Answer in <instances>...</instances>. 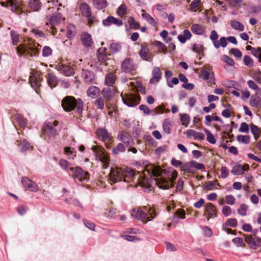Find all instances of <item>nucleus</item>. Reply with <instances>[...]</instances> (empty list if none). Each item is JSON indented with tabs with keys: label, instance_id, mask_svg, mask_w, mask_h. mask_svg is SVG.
Listing matches in <instances>:
<instances>
[{
	"label": "nucleus",
	"instance_id": "obj_1",
	"mask_svg": "<svg viewBox=\"0 0 261 261\" xmlns=\"http://www.w3.org/2000/svg\"><path fill=\"white\" fill-rule=\"evenodd\" d=\"M138 176V181L139 184L142 187H148L146 185L147 181L146 175L145 173L143 175L138 174L137 175L135 173L134 171L132 169L126 167L124 169L116 167L115 168H111L110 173H109L110 180L111 184H112L123 181L126 182H129Z\"/></svg>",
	"mask_w": 261,
	"mask_h": 261
},
{
	"label": "nucleus",
	"instance_id": "obj_2",
	"mask_svg": "<svg viewBox=\"0 0 261 261\" xmlns=\"http://www.w3.org/2000/svg\"><path fill=\"white\" fill-rule=\"evenodd\" d=\"M61 106L66 112H71L76 108V112L81 114L83 111L84 102L80 98L77 100L72 96H66L61 101Z\"/></svg>",
	"mask_w": 261,
	"mask_h": 261
},
{
	"label": "nucleus",
	"instance_id": "obj_3",
	"mask_svg": "<svg viewBox=\"0 0 261 261\" xmlns=\"http://www.w3.org/2000/svg\"><path fill=\"white\" fill-rule=\"evenodd\" d=\"M58 125L59 122L57 120L45 122L42 128L40 137L48 142V140L55 138L58 135Z\"/></svg>",
	"mask_w": 261,
	"mask_h": 261
},
{
	"label": "nucleus",
	"instance_id": "obj_4",
	"mask_svg": "<svg viewBox=\"0 0 261 261\" xmlns=\"http://www.w3.org/2000/svg\"><path fill=\"white\" fill-rule=\"evenodd\" d=\"M16 51L19 56H37L39 54V49L36 47L34 40L28 39L25 44H20L16 47Z\"/></svg>",
	"mask_w": 261,
	"mask_h": 261
},
{
	"label": "nucleus",
	"instance_id": "obj_5",
	"mask_svg": "<svg viewBox=\"0 0 261 261\" xmlns=\"http://www.w3.org/2000/svg\"><path fill=\"white\" fill-rule=\"evenodd\" d=\"M134 214H132V216L134 215L135 218L145 223L151 221L156 216L154 210L146 206L138 208L136 212L134 210Z\"/></svg>",
	"mask_w": 261,
	"mask_h": 261
},
{
	"label": "nucleus",
	"instance_id": "obj_6",
	"mask_svg": "<svg viewBox=\"0 0 261 261\" xmlns=\"http://www.w3.org/2000/svg\"><path fill=\"white\" fill-rule=\"evenodd\" d=\"M171 177L167 179L165 177H161L155 179V184L159 188L166 190L172 188L174 186V181L176 178L177 173L176 171L172 172Z\"/></svg>",
	"mask_w": 261,
	"mask_h": 261
},
{
	"label": "nucleus",
	"instance_id": "obj_7",
	"mask_svg": "<svg viewBox=\"0 0 261 261\" xmlns=\"http://www.w3.org/2000/svg\"><path fill=\"white\" fill-rule=\"evenodd\" d=\"M121 96L123 103L130 107L138 105L141 99L140 95L133 93H127L124 94L122 93Z\"/></svg>",
	"mask_w": 261,
	"mask_h": 261
},
{
	"label": "nucleus",
	"instance_id": "obj_8",
	"mask_svg": "<svg viewBox=\"0 0 261 261\" xmlns=\"http://www.w3.org/2000/svg\"><path fill=\"white\" fill-rule=\"evenodd\" d=\"M70 171L72 173V176L80 181H88L89 179V173L80 167L70 168Z\"/></svg>",
	"mask_w": 261,
	"mask_h": 261
},
{
	"label": "nucleus",
	"instance_id": "obj_9",
	"mask_svg": "<svg viewBox=\"0 0 261 261\" xmlns=\"http://www.w3.org/2000/svg\"><path fill=\"white\" fill-rule=\"evenodd\" d=\"M136 69V66L133 60L130 58H126L122 62L121 70L125 73H130Z\"/></svg>",
	"mask_w": 261,
	"mask_h": 261
},
{
	"label": "nucleus",
	"instance_id": "obj_10",
	"mask_svg": "<svg viewBox=\"0 0 261 261\" xmlns=\"http://www.w3.org/2000/svg\"><path fill=\"white\" fill-rule=\"evenodd\" d=\"M92 150L99 157V159L104 164V165L107 166L109 164V157L106 155L105 152L97 146H93Z\"/></svg>",
	"mask_w": 261,
	"mask_h": 261
},
{
	"label": "nucleus",
	"instance_id": "obj_11",
	"mask_svg": "<svg viewBox=\"0 0 261 261\" xmlns=\"http://www.w3.org/2000/svg\"><path fill=\"white\" fill-rule=\"evenodd\" d=\"M21 184L24 187H25L30 191L36 192L39 190L38 186L34 181L27 177L22 178Z\"/></svg>",
	"mask_w": 261,
	"mask_h": 261
},
{
	"label": "nucleus",
	"instance_id": "obj_12",
	"mask_svg": "<svg viewBox=\"0 0 261 261\" xmlns=\"http://www.w3.org/2000/svg\"><path fill=\"white\" fill-rule=\"evenodd\" d=\"M97 135L104 142H113V137L106 129L98 128L97 129Z\"/></svg>",
	"mask_w": 261,
	"mask_h": 261
},
{
	"label": "nucleus",
	"instance_id": "obj_13",
	"mask_svg": "<svg viewBox=\"0 0 261 261\" xmlns=\"http://www.w3.org/2000/svg\"><path fill=\"white\" fill-rule=\"evenodd\" d=\"M82 74L85 83L87 84L95 83V75L91 71L87 69H83Z\"/></svg>",
	"mask_w": 261,
	"mask_h": 261
},
{
	"label": "nucleus",
	"instance_id": "obj_14",
	"mask_svg": "<svg viewBox=\"0 0 261 261\" xmlns=\"http://www.w3.org/2000/svg\"><path fill=\"white\" fill-rule=\"evenodd\" d=\"M139 55L141 58L147 61H150L152 59V55L150 53L148 46L147 44H143L141 46V49L139 51Z\"/></svg>",
	"mask_w": 261,
	"mask_h": 261
},
{
	"label": "nucleus",
	"instance_id": "obj_15",
	"mask_svg": "<svg viewBox=\"0 0 261 261\" xmlns=\"http://www.w3.org/2000/svg\"><path fill=\"white\" fill-rule=\"evenodd\" d=\"M118 139L121 141L126 147H129L131 146V142H132V137L130 135L125 132H120L118 134Z\"/></svg>",
	"mask_w": 261,
	"mask_h": 261
},
{
	"label": "nucleus",
	"instance_id": "obj_16",
	"mask_svg": "<svg viewBox=\"0 0 261 261\" xmlns=\"http://www.w3.org/2000/svg\"><path fill=\"white\" fill-rule=\"evenodd\" d=\"M56 69L60 73L65 76H69L74 74V69L72 67L63 64L57 65Z\"/></svg>",
	"mask_w": 261,
	"mask_h": 261
},
{
	"label": "nucleus",
	"instance_id": "obj_17",
	"mask_svg": "<svg viewBox=\"0 0 261 261\" xmlns=\"http://www.w3.org/2000/svg\"><path fill=\"white\" fill-rule=\"evenodd\" d=\"M102 24L106 27H109L111 24H114L116 26L120 27L122 25L123 21L121 19H117L113 16H109L102 20Z\"/></svg>",
	"mask_w": 261,
	"mask_h": 261
},
{
	"label": "nucleus",
	"instance_id": "obj_18",
	"mask_svg": "<svg viewBox=\"0 0 261 261\" xmlns=\"http://www.w3.org/2000/svg\"><path fill=\"white\" fill-rule=\"evenodd\" d=\"M115 87L108 86L104 88L101 91V94L106 100V102L110 101L114 96L115 93Z\"/></svg>",
	"mask_w": 261,
	"mask_h": 261
},
{
	"label": "nucleus",
	"instance_id": "obj_19",
	"mask_svg": "<svg viewBox=\"0 0 261 261\" xmlns=\"http://www.w3.org/2000/svg\"><path fill=\"white\" fill-rule=\"evenodd\" d=\"M43 80V77L39 74H35L30 76L29 82L31 87L35 90L40 86V82Z\"/></svg>",
	"mask_w": 261,
	"mask_h": 261
},
{
	"label": "nucleus",
	"instance_id": "obj_20",
	"mask_svg": "<svg viewBox=\"0 0 261 261\" xmlns=\"http://www.w3.org/2000/svg\"><path fill=\"white\" fill-rule=\"evenodd\" d=\"M117 79V77L115 72H109L105 76V84L107 86L115 87L114 85Z\"/></svg>",
	"mask_w": 261,
	"mask_h": 261
},
{
	"label": "nucleus",
	"instance_id": "obj_21",
	"mask_svg": "<svg viewBox=\"0 0 261 261\" xmlns=\"http://www.w3.org/2000/svg\"><path fill=\"white\" fill-rule=\"evenodd\" d=\"M249 169V166L247 164L243 165L238 164L232 168L231 172L233 175H241L244 174L245 171H248Z\"/></svg>",
	"mask_w": 261,
	"mask_h": 261
},
{
	"label": "nucleus",
	"instance_id": "obj_22",
	"mask_svg": "<svg viewBox=\"0 0 261 261\" xmlns=\"http://www.w3.org/2000/svg\"><path fill=\"white\" fill-rule=\"evenodd\" d=\"M107 48L100 47L97 51V58L99 62L104 63L108 59V56H110L107 53Z\"/></svg>",
	"mask_w": 261,
	"mask_h": 261
},
{
	"label": "nucleus",
	"instance_id": "obj_23",
	"mask_svg": "<svg viewBox=\"0 0 261 261\" xmlns=\"http://www.w3.org/2000/svg\"><path fill=\"white\" fill-rule=\"evenodd\" d=\"M81 41L86 47H90L93 44L91 36L87 32H83L81 35Z\"/></svg>",
	"mask_w": 261,
	"mask_h": 261
},
{
	"label": "nucleus",
	"instance_id": "obj_24",
	"mask_svg": "<svg viewBox=\"0 0 261 261\" xmlns=\"http://www.w3.org/2000/svg\"><path fill=\"white\" fill-rule=\"evenodd\" d=\"M47 79L48 85L51 88L56 87L58 84V81L57 77L52 73H47L45 76Z\"/></svg>",
	"mask_w": 261,
	"mask_h": 261
},
{
	"label": "nucleus",
	"instance_id": "obj_25",
	"mask_svg": "<svg viewBox=\"0 0 261 261\" xmlns=\"http://www.w3.org/2000/svg\"><path fill=\"white\" fill-rule=\"evenodd\" d=\"M0 4L3 7H11V10L15 13H17L19 11V5L17 1H13L12 0H7V4L4 2H1Z\"/></svg>",
	"mask_w": 261,
	"mask_h": 261
},
{
	"label": "nucleus",
	"instance_id": "obj_26",
	"mask_svg": "<svg viewBox=\"0 0 261 261\" xmlns=\"http://www.w3.org/2000/svg\"><path fill=\"white\" fill-rule=\"evenodd\" d=\"M206 212L207 213L208 217L207 220L211 218H215L217 216V209L215 205L212 203H207L206 204Z\"/></svg>",
	"mask_w": 261,
	"mask_h": 261
},
{
	"label": "nucleus",
	"instance_id": "obj_27",
	"mask_svg": "<svg viewBox=\"0 0 261 261\" xmlns=\"http://www.w3.org/2000/svg\"><path fill=\"white\" fill-rule=\"evenodd\" d=\"M16 144L18 147L20 151L22 152H26L31 148L30 144L25 139H23L22 141L21 140H17Z\"/></svg>",
	"mask_w": 261,
	"mask_h": 261
},
{
	"label": "nucleus",
	"instance_id": "obj_28",
	"mask_svg": "<svg viewBox=\"0 0 261 261\" xmlns=\"http://www.w3.org/2000/svg\"><path fill=\"white\" fill-rule=\"evenodd\" d=\"M152 77L150 80V83L151 84L158 83L162 75V73L159 67L154 68L152 71Z\"/></svg>",
	"mask_w": 261,
	"mask_h": 261
},
{
	"label": "nucleus",
	"instance_id": "obj_29",
	"mask_svg": "<svg viewBox=\"0 0 261 261\" xmlns=\"http://www.w3.org/2000/svg\"><path fill=\"white\" fill-rule=\"evenodd\" d=\"M100 90L99 88L96 86H90L87 91V95L92 98H95L98 94H99Z\"/></svg>",
	"mask_w": 261,
	"mask_h": 261
},
{
	"label": "nucleus",
	"instance_id": "obj_30",
	"mask_svg": "<svg viewBox=\"0 0 261 261\" xmlns=\"http://www.w3.org/2000/svg\"><path fill=\"white\" fill-rule=\"evenodd\" d=\"M80 10L85 17H90L91 14L90 8L89 5L86 3H82L80 6Z\"/></svg>",
	"mask_w": 261,
	"mask_h": 261
},
{
	"label": "nucleus",
	"instance_id": "obj_31",
	"mask_svg": "<svg viewBox=\"0 0 261 261\" xmlns=\"http://www.w3.org/2000/svg\"><path fill=\"white\" fill-rule=\"evenodd\" d=\"M257 95L256 93L255 96L251 97L249 104L252 107L261 108V98Z\"/></svg>",
	"mask_w": 261,
	"mask_h": 261
},
{
	"label": "nucleus",
	"instance_id": "obj_32",
	"mask_svg": "<svg viewBox=\"0 0 261 261\" xmlns=\"http://www.w3.org/2000/svg\"><path fill=\"white\" fill-rule=\"evenodd\" d=\"M58 164L63 170L67 171L69 174L70 173L69 172V170L70 171V168H74V167H71V164L70 162L64 159H61Z\"/></svg>",
	"mask_w": 261,
	"mask_h": 261
},
{
	"label": "nucleus",
	"instance_id": "obj_33",
	"mask_svg": "<svg viewBox=\"0 0 261 261\" xmlns=\"http://www.w3.org/2000/svg\"><path fill=\"white\" fill-rule=\"evenodd\" d=\"M41 5L40 0H30L29 2V8L34 11L39 10Z\"/></svg>",
	"mask_w": 261,
	"mask_h": 261
},
{
	"label": "nucleus",
	"instance_id": "obj_34",
	"mask_svg": "<svg viewBox=\"0 0 261 261\" xmlns=\"http://www.w3.org/2000/svg\"><path fill=\"white\" fill-rule=\"evenodd\" d=\"M62 19V15L61 14L54 15L50 18L49 24L55 27V25L59 24L61 22Z\"/></svg>",
	"mask_w": 261,
	"mask_h": 261
},
{
	"label": "nucleus",
	"instance_id": "obj_35",
	"mask_svg": "<svg viewBox=\"0 0 261 261\" xmlns=\"http://www.w3.org/2000/svg\"><path fill=\"white\" fill-rule=\"evenodd\" d=\"M127 23L130 29L138 30L140 28V25L139 22L136 21L133 17H129Z\"/></svg>",
	"mask_w": 261,
	"mask_h": 261
},
{
	"label": "nucleus",
	"instance_id": "obj_36",
	"mask_svg": "<svg viewBox=\"0 0 261 261\" xmlns=\"http://www.w3.org/2000/svg\"><path fill=\"white\" fill-rule=\"evenodd\" d=\"M162 169L159 167H155L152 168L151 173H148V174H152L155 177L153 178V180L155 181V179L157 178H160L161 177H163L161 176Z\"/></svg>",
	"mask_w": 261,
	"mask_h": 261
},
{
	"label": "nucleus",
	"instance_id": "obj_37",
	"mask_svg": "<svg viewBox=\"0 0 261 261\" xmlns=\"http://www.w3.org/2000/svg\"><path fill=\"white\" fill-rule=\"evenodd\" d=\"M126 147L123 144L118 143L116 146L113 148L112 152L114 154H119L120 153L124 152Z\"/></svg>",
	"mask_w": 261,
	"mask_h": 261
},
{
	"label": "nucleus",
	"instance_id": "obj_38",
	"mask_svg": "<svg viewBox=\"0 0 261 261\" xmlns=\"http://www.w3.org/2000/svg\"><path fill=\"white\" fill-rule=\"evenodd\" d=\"M231 27L236 30L243 31L244 30V25L240 21L233 20L230 21Z\"/></svg>",
	"mask_w": 261,
	"mask_h": 261
},
{
	"label": "nucleus",
	"instance_id": "obj_39",
	"mask_svg": "<svg viewBox=\"0 0 261 261\" xmlns=\"http://www.w3.org/2000/svg\"><path fill=\"white\" fill-rule=\"evenodd\" d=\"M191 31L197 35H202L204 32V29L198 24H194L191 28Z\"/></svg>",
	"mask_w": 261,
	"mask_h": 261
},
{
	"label": "nucleus",
	"instance_id": "obj_40",
	"mask_svg": "<svg viewBox=\"0 0 261 261\" xmlns=\"http://www.w3.org/2000/svg\"><path fill=\"white\" fill-rule=\"evenodd\" d=\"M243 236L244 237L245 241L249 245V247L252 249H255V243L253 241V238H252V236L246 234H243Z\"/></svg>",
	"mask_w": 261,
	"mask_h": 261
},
{
	"label": "nucleus",
	"instance_id": "obj_41",
	"mask_svg": "<svg viewBox=\"0 0 261 261\" xmlns=\"http://www.w3.org/2000/svg\"><path fill=\"white\" fill-rule=\"evenodd\" d=\"M94 6L99 10H101L107 7V0H93Z\"/></svg>",
	"mask_w": 261,
	"mask_h": 261
},
{
	"label": "nucleus",
	"instance_id": "obj_42",
	"mask_svg": "<svg viewBox=\"0 0 261 261\" xmlns=\"http://www.w3.org/2000/svg\"><path fill=\"white\" fill-rule=\"evenodd\" d=\"M15 117L16 120L18 123L19 124L20 126L22 128H24L27 124V120L22 115L19 114H16Z\"/></svg>",
	"mask_w": 261,
	"mask_h": 261
},
{
	"label": "nucleus",
	"instance_id": "obj_43",
	"mask_svg": "<svg viewBox=\"0 0 261 261\" xmlns=\"http://www.w3.org/2000/svg\"><path fill=\"white\" fill-rule=\"evenodd\" d=\"M218 38V35L217 32L215 30H213L211 32L210 39L212 40L214 46L216 48H219V45H218V41L217 39Z\"/></svg>",
	"mask_w": 261,
	"mask_h": 261
},
{
	"label": "nucleus",
	"instance_id": "obj_44",
	"mask_svg": "<svg viewBox=\"0 0 261 261\" xmlns=\"http://www.w3.org/2000/svg\"><path fill=\"white\" fill-rule=\"evenodd\" d=\"M94 105L95 107L100 110H102L104 108L105 100L104 98L99 97L97 98L94 101Z\"/></svg>",
	"mask_w": 261,
	"mask_h": 261
},
{
	"label": "nucleus",
	"instance_id": "obj_45",
	"mask_svg": "<svg viewBox=\"0 0 261 261\" xmlns=\"http://www.w3.org/2000/svg\"><path fill=\"white\" fill-rule=\"evenodd\" d=\"M10 36L13 45H17L19 41V35L18 34L16 31L12 30L10 32Z\"/></svg>",
	"mask_w": 261,
	"mask_h": 261
},
{
	"label": "nucleus",
	"instance_id": "obj_46",
	"mask_svg": "<svg viewBox=\"0 0 261 261\" xmlns=\"http://www.w3.org/2000/svg\"><path fill=\"white\" fill-rule=\"evenodd\" d=\"M109 48L112 54H116L121 50V46L118 43H112L110 45Z\"/></svg>",
	"mask_w": 261,
	"mask_h": 261
},
{
	"label": "nucleus",
	"instance_id": "obj_47",
	"mask_svg": "<svg viewBox=\"0 0 261 261\" xmlns=\"http://www.w3.org/2000/svg\"><path fill=\"white\" fill-rule=\"evenodd\" d=\"M142 11L144 12V10H142ZM142 17L146 20H147L151 24L153 25V26L155 25L156 22L155 21V20L148 13L143 12L142 14Z\"/></svg>",
	"mask_w": 261,
	"mask_h": 261
},
{
	"label": "nucleus",
	"instance_id": "obj_48",
	"mask_svg": "<svg viewBox=\"0 0 261 261\" xmlns=\"http://www.w3.org/2000/svg\"><path fill=\"white\" fill-rule=\"evenodd\" d=\"M201 4L200 0H194L190 5V9L192 12H196Z\"/></svg>",
	"mask_w": 261,
	"mask_h": 261
},
{
	"label": "nucleus",
	"instance_id": "obj_49",
	"mask_svg": "<svg viewBox=\"0 0 261 261\" xmlns=\"http://www.w3.org/2000/svg\"><path fill=\"white\" fill-rule=\"evenodd\" d=\"M189 132H191L192 133V136H193L195 139L200 140H203L204 139L205 136L202 133L198 132L192 129L188 130V133Z\"/></svg>",
	"mask_w": 261,
	"mask_h": 261
},
{
	"label": "nucleus",
	"instance_id": "obj_50",
	"mask_svg": "<svg viewBox=\"0 0 261 261\" xmlns=\"http://www.w3.org/2000/svg\"><path fill=\"white\" fill-rule=\"evenodd\" d=\"M252 77L257 84L261 85V71L259 69L254 71Z\"/></svg>",
	"mask_w": 261,
	"mask_h": 261
},
{
	"label": "nucleus",
	"instance_id": "obj_51",
	"mask_svg": "<svg viewBox=\"0 0 261 261\" xmlns=\"http://www.w3.org/2000/svg\"><path fill=\"white\" fill-rule=\"evenodd\" d=\"M44 28L46 31L51 33L53 35H56L57 34V29L53 25H51L49 24V21L46 23Z\"/></svg>",
	"mask_w": 261,
	"mask_h": 261
},
{
	"label": "nucleus",
	"instance_id": "obj_52",
	"mask_svg": "<svg viewBox=\"0 0 261 261\" xmlns=\"http://www.w3.org/2000/svg\"><path fill=\"white\" fill-rule=\"evenodd\" d=\"M182 125L187 126L190 122V117L187 114H180Z\"/></svg>",
	"mask_w": 261,
	"mask_h": 261
},
{
	"label": "nucleus",
	"instance_id": "obj_53",
	"mask_svg": "<svg viewBox=\"0 0 261 261\" xmlns=\"http://www.w3.org/2000/svg\"><path fill=\"white\" fill-rule=\"evenodd\" d=\"M237 140L240 142H242L245 144H248L250 142V137L249 136H243L242 135H239L237 137Z\"/></svg>",
	"mask_w": 261,
	"mask_h": 261
},
{
	"label": "nucleus",
	"instance_id": "obj_54",
	"mask_svg": "<svg viewBox=\"0 0 261 261\" xmlns=\"http://www.w3.org/2000/svg\"><path fill=\"white\" fill-rule=\"evenodd\" d=\"M223 225L236 227L238 225L237 220L235 218H229L226 221Z\"/></svg>",
	"mask_w": 261,
	"mask_h": 261
},
{
	"label": "nucleus",
	"instance_id": "obj_55",
	"mask_svg": "<svg viewBox=\"0 0 261 261\" xmlns=\"http://www.w3.org/2000/svg\"><path fill=\"white\" fill-rule=\"evenodd\" d=\"M171 124L170 122L166 120L163 124V128L164 131L167 134H169L171 132Z\"/></svg>",
	"mask_w": 261,
	"mask_h": 261
},
{
	"label": "nucleus",
	"instance_id": "obj_56",
	"mask_svg": "<svg viewBox=\"0 0 261 261\" xmlns=\"http://www.w3.org/2000/svg\"><path fill=\"white\" fill-rule=\"evenodd\" d=\"M204 132L206 134V139L208 142L212 144H215L216 143V139H215L213 135L207 129H204Z\"/></svg>",
	"mask_w": 261,
	"mask_h": 261
},
{
	"label": "nucleus",
	"instance_id": "obj_57",
	"mask_svg": "<svg viewBox=\"0 0 261 261\" xmlns=\"http://www.w3.org/2000/svg\"><path fill=\"white\" fill-rule=\"evenodd\" d=\"M248 210V206L244 203H242L240 205V207L238 210V213L242 216H246V212Z\"/></svg>",
	"mask_w": 261,
	"mask_h": 261
},
{
	"label": "nucleus",
	"instance_id": "obj_58",
	"mask_svg": "<svg viewBox=\"0 0 261 261\" xmlns=\"http://www.w3.org/2000/svg\"><path fill=\"white\" fill-rule=\"evenodd\" d=\"M126 7L124 5H121L118 8L117 13V14L122 18L126 14Z\"/></svg>",
	"mask_w": 261,
	"mask_h": 261
},
{
	"label": "nucleus",
	"instance_id": "obj_59",
	"mask_svg": "<svg viewBox=\"0 0 261 261\" xmlns=\"http://www.w3.org/2000/svg\"><path fill=\"white\" fill-rule=\"evenodd\" d=\"M243 61L244 64L248 67H251L253 66V61L250 56H245Z\"/></svg>",
	"mask_w": 261,
	"mask_h": 261
},
{
	"label": "nucleus",
	"instance_id": "obj_60",
	"mask_svg": "<svg viewBox=\"0 0 261 261\" xmlns=\"http://www.w3.org/2000/svg\"><path fill=\"white\" fill-rule=\"evenodd\" d=\"M250 127L251 132L253 135H260L261 130L258 126L253 123H251L250 125Z\"/></svg>",
	"mask_w": 261,
	"mask_h": 261
},
{
	"label": "nucleus",
	"instance_id": "obj_61",
	"mask_svg": "<svg viewBox=\"0 0 261 261\" xmlns=\"http://www.w3.org/2000/svg\"><path fill=\"white\" fill-rule=\"evenodd\" d=\"M52 52L53 50L50 47L45 46L43 48L42 56L44 57H48L52 54Z\"/></svg>",
	"mask_w": 261,
	"mask_h": 261
},
{
	"label": "nucleus",
	"instance_id": "obj_62",
	"mask_svg": "<svg viewBox=\"0 0 261 261\" xmlns=\"http://www.w3.org/2000/svg\"><path fill=\"white\" fill-rule=\"evenodd\" d=\"M249 126L246 122H242L241 124V126L239 129V131L242 133H245L248 134L249 133Z\"/></svg>",
	"mask_w": 261,
	"mask_h": 261
},
{
	"label": "nucleus",
	"instance_id": "obj_63",
	"mask_svg": "<svg viewBox=\"0 0 261 261\" xmlns=\"http://www.w3.org/2000/svg\"><path fill=\"white\" fill-rule=\"evenodd\" d=\"M210 76V74L207 69L201 70L200 72V77L204 80H208Z\"/></svg>",
	"mask_w": 261,
	"mask_h": 261
},
{
	"label": "nucleus",
	"instance_id": "obj_64",
	"mask_svg": "<svg viewBox=\"0 0 261 261\" xmlns=\"http://www.w3.org/2000/svg\"><path fill=\"white\" fill-rule=\"evenodd\" d=\"M191 167V163H186L182 165H181V166L180 167L181 170L187 173H192Z\"/></svg>",
	"mask_w": 261,
	"mask_h": 261
}]
</instances>
